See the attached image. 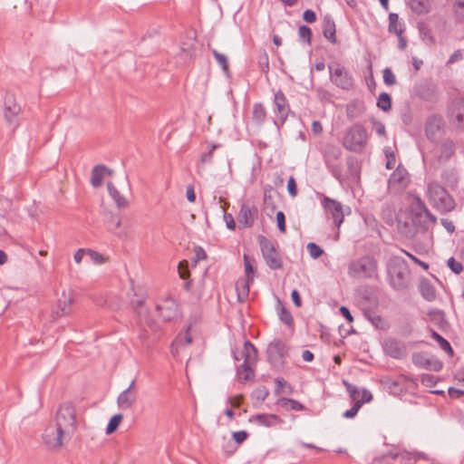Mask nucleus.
Masks as SVG:
<instances>
[{
	"label": "nucleus",
	"instance_id": "nucleus-20",
	"mask_svg": "<svg viewBox=\"0 0 464 464\" xmlns=\"http://www.w3.org/2000/svg\"><path fill=\"white\" fill-rule=\"evenodd\" d=\"M433 157L440 162L448 161L455 153V144L451 140H445L440 145L436 146L433 150Z\"/></svg>",
	"mask_w": 464,
	"mask_h": 464
},
{
	"label": "nucleus",
	"instance_id": "nucleus-51",
	"mask_svg": "<svg viewBox=\"0 0 464 464\" xmlns=\"http://www.w3.org/2000/svg\"><path fill=\"white\" fill-rule=\"evenodd\" d=\"M279 318L280 320L286 325L290 326L293 324L294 320L293 316L290 314V312L284 306H281L280 312H279Z\"/></svg>",
	"mask_w": 464,
	"mask_h": 464
},
{
	"label": "nucleus",
	"instance_id": "nucleus-31",
	"mask_svg": "<svg viewBox=\"0 0 464 464\" xmlns=\"http://www.w3.org/2000/svg\"><path fill=\"white\" fill-rule=\"evenodd\" d=\"M109 195L115 202L118 208H125L129 206L128 199L123 197L111 182L107 183Z\"/></svg>",
	"mask_w": 464,
	"mask_h": 464
},
{
	"label": "nucleus",
	"instance_id": "nucleus-23",
	"mask_svg": "<svg viewBox=\"0 0 464 464\" xmlns=\"http://www.w3.org/2000/svg\"><path fill=\"white\" fill-rule=\"evenodd\" d=\"M416 95L426 102H434L437 100L436 87L432 83H421L415 87Z\"/></svg>",
	"mask_w": 464,
	"mask_h": 464
},
{
	"label": "nucleus",
	"instance_id": "nucleus-8",
	"mask_svg": "<svg viewBox=\"0 0 464 464\" xmlns=\"http://www.w3.org/2000/svg\"><path fill=\"white\" fill-rule=\"evenodd\" d=\"M54 424L72 436L76 425V413L71 402H64L60 406Z\"/></svg>",
	"mask_w": 464,
	"mask_h": 464
},
{
	"label": "nucleus",
	"instance_id": "nucleus-9",
	"mask_svg": "<svg viewBox=\"0 0 464 464\" xmlns=\"http://www.w3.org/2000/svg\"><path fill=\"white\" fill-rule=\"evenodd\" d=\"M66 438L70 439L71 435L54 423L49 424L43 434L44 443L49 450L60 449Z\"/></svg>",
	"mask_w": 464,
	"mask_h": 464
},
{
	"label": "nucleus",
	"instance_id": "nucleus-6",
	"mask_svg": "<svg viewBox=\"0 0 464 464\" xmlns=\"http://www.w3.org/2000/svg\"><path fill=\"white\" fill-rule=\"evenodd\" d=\"M377 262L370 256H364L350 263L348 273L355 278H371L376 275Z\"/></svg>",
	"mask_w": 464,
	"mask_h": 464
},
{
	"label": "nucleus",
	"instance_id": "nucleus-52",
	"mask_svg": "<svg viewBox=\"0 0 464 464\" xmlns=\"http://www.w3.org/2000/svg\"><path fill=\"white\" fill-rule=\"evenodd\" d=\"M450 269L456 275H459L463 270V266L460 262L457 261L454 257H450L447 261Z\"/></svg>",
	"mask_w": 464,
	"mask_h": 464
},
{
	"label": "nucleus",
	"instance_id": "nucleus-21",
	"mask_svg": "<svg viewBox=\"0 0 464 464\" xmlns=\"http://www.w3.org/2000/svg\"><path fill=\"white\" fill-rule=\"evenodd\" d=\"M21 111V107L17 104L13 94L7 93L5 97L4 115L8 124L16 122V117Z\"/></svg>",
	"mask_w": 464,
	"mask_h": 464
},
{
	"label": "nucleus",
	"instance_id": "nucleus-15",
	"mask_svg": "<svg viewBox=\"0 0 464 464\" xmlns=\"http://www.w3.org/2000/svg\"><path fill=\"white\" fill-rule=\"evenodd\" d=\"M322 205L328 216L334 220L335 226L340 227L343 222V211L342 204L335 200L332 199L328 197H324L322 200Z\"/></svg>",
	"mask_w": 464,
	"mask_h": 464
},
{
	"label": "nucleus",
	"instance_id": "nucleus-12",
	"mask_svg": "<svg viewBox=\"0 0 464 464\" xmlns=\"http://www.w3.org/2000/svg\"><path fill=\"white\" fill-rule=\"evenodd\" d=\"M288 348L286 344L279 339L273 340L267 346L266 354L269 363L273 367L283 365V359L287 355Z\"/></svg>",
	"mask_w": 464,
	"mask_h": 464
},
{
	"label": "nucleus",
	"instance_id": "nucleus-49",
	"mask_svg": "<svg viewBox=\"0 0 464 464\" xmlns=\"http://www.w3.org/2000/svg\"><path fill=\"white\" fill-rule=\"evenodd\" d=\"M383 82L388 86H392L396 83V77L391 68L387 67L382 71Z\"/></svg>",
	"mask_w": 464,
	"mask_h": 464
},
{
	"label": "nucleus",
	"instance_id": "nucleus-5",
	"mask_svg": "<svg viewBox=\"0 0 464 464\" xmlns=\"http://www.w3.org/2000/svg\"><path fill=\"white\" fill-rule=\"evenodd\" d=\"M342 153L341 148L334 145L326 146L323 153L327 169L340 184H343L347 179V177L343 174V167L339 162Z\"/></svg>",
	"mask_w": 464,
	"mask_h": 464
},
{
	"label": "nucleus",
	"instance_id": "nucleus-43",
	"mask_svg": "<svg viewBox=\"0 0 464 464\" xmlns=\"http://www.w3.org/2000/svg\"><path fill=\"white\" fill-rule=\"evenodd\" d=\"M275 382L276 383V389L275 390L276 394H280L283 392H285L288 394L292 393L293 389H292L291 385H289L287 383V382L285 381V379L277 377L275 379Z\"/></svg>",
	"mask_w": 464,
	"mask_h": 464
},
{
	"label": "nucleus",
	"instance_id": "nucleus-57",
	"mask_svg": "<svg viewBox=\"0 0 464 464\" xmlns=\"http://www.w3.org/2000/svg\"><path fill=\"white\" fill-rule=\"evenodd\" d=\"M276 222H277V227L280 232L285 233L286 230L285 227V216L283 211H278L276 213Z\"/></svg>",
	"mask_w": 464,
	"mask_h": 464
},
{
	"label": "nucleus",
	"instance_id": "nucleus-44",
	"mask_svg": "<svg viewBox=\"0 0 464 464\" xmlns=\"http://www.w3.org/2000/svg\"><path fill=\"white\" fill-rule=\"evenodd\" d=\"M121 420H122V415L121 414H115V415H113L110 419L109 423L107 424L106 433L107 434H111L112 432H114L117 430V428L119 427Z\"/></svg>",
	"mask_w": 464,
	"mask_h": 464
},
{
	"label": "nucleus",
	"instance_id": "nucleus-39",
	"mask_svg": "<svg viewBox=\"0 0 464 464\" xmlns=\"http://www.w3.org/2000/svg\"><path fill=\"white\" fill-rule=\"evenodd\" d=\"M411 219L417 231H426L429 227V218L425 216L411 215Z\"/></svg>",
	"mask_w": 464,
	"mask_h": 464
},
{
	"label": "nucleus",
	"instance_id": "nucleus-47",
	"mask_svg": "<svg viewBox=\"0 0 464 464\" xmlns=\"http://www.w3.org/2000/svg\"><path fill=\"white\" fill-rule=\"evenodd\" d=\"M212 53L217 61V63L221 66L224 72L228 71V61L225 54L218 53L217 50L213 49Z\"/></svg>",
	"mask_w": 464,
	"mask_h": 464
},
{
	"label": "nucleus",
	"instance_id": "nucleus-34",
	"mask_svg": "<svg viewBox=\"0 0 464 464\" xmlns=\"http://www.w3.org/2000/svg\"><path fill=\"white\" fill-rule=\"evenodd\" d=\"M266 119V110L261 102H256L253 105L252 110V121L256 126H262Z\"/></svg>",
	"mask_w": 464,
	"mask_h": 464
},
{
	"label": "nucleus",
	"instance_id": "nucleus-59",
	"mask_svg": "<svg viewBox=\"0 0 464 464\" xmlns=\"http://www.w3.org/2000/svg\"><path fill=\"white\" fill-rule=\"evenodd\" d=\"M360 409H361L360 404L354 402L353 407L350 410L345 411L343 413V417L345 418V419H352V418L356 416V414L358 413Z\"/></svg>",
	"mask_w": 464,
	"mask_h": 464
},
{
	"label": "nucleus",
	"instance_id": "nucleus-50",
	"mask_svg": "<svg viewBox=\"0 0 464 464\" xmlns=\"http://www.w3.org/2000/svg\"><path fill=\"white\" fill-rule=\"evenodd\" d=\"M86 254L94 264L101 265L106 262V258L95 250L88 249Z\"/></svg>",
	"mask_w": 464,
	"mask_h": 464
},
{
	"label": "nucleus",
	"instance_id": "nucleus-36",
	"mask_svg": "<svg viewBox=\"0 0 464 464\" xmlns=\"http://www.w3.org/2000/svg\"><path fill=\"white\" fill-rule=\"evenodd\" d=\"M390 33H394L397 36H401L403 33L402 25L399 23V15L395 13L389 14V26Z\"/></svg>",
	"mask_w": 464,
	"mask_h": 464
},
{
	"label": "nucleus",
	"instance_id": "nucleus-38",
	"mask_svg": "<svg viewBox=\"0 0 464 464\" xmlns=\"http://www.w3.org/2000/svg\"><path fill=\"white\" fill-rule=\"evenodd\" d=\"M392 96L387 92H382L377 99V106L382 111L387 112L392 109Z\"/></svg>",
	"mask_w": 464,
	"mask_h": 464
},
{
	"label": "nucleus",
	"instance_id": "nucleus-24",
	"mask_svg": "<svg viewBox=\"0 0 464 464\" xmlns=\"http://www.w3.org/2000/svg\"><path fill=\"white\" fill-rule=\"evenodd\" d=\"M112 170L104 165L99 164L93 167L91 173V184L93 188H99L102 184L105 175H111Z\"/></svg>",
	"mask_w": 464,
	"mask_h": 464
},
{
	"label": "nucleus",
	"instance_id": "nucleus-60",
	"mask_svg": "<svg viewBox=\"0 0 464 464\" xmlns=\"http://www.w3.org/2000/svg\"><path fill=\"white\" fill-rule=\"evenodd\" d=\"M179 274L181 278L186 279L189 276L188 264L187 261H181L179 264Z\"/></svg>",
	"mask_w": 464,
	"mask_h": 464
},
{
	"label": "nucleus",
	"instance_id": "nucleus-27",
	"mask_svg": "<svg viewBox=\"0 0 464 464\" xmlns=\"http://www.w3.org/2000/svg\"><path fill=\"white\" fill-rule=\"evenodd\" d=\"M335 23L330 15H326L323 22L324 36L332 44L336 43Z\"/></svg>",
	"mask_w": 464,
	"mask_h": 464
},
{
	"label": "nucleus",
	"instance_id": "nucleus-45",
	"mask_svg": "<svg viewBox=\"0 0 464 464\" xmlns=\"http://www.w3.org/2000/svg\"><path fill=\"white\" fill-rule=\"evenodd\" d=\"M343 384L345 385L346 391L348 392L351 399L356 402L360 400L361 391L353 384L349 383L346 381H343Z\"/></svg>",
	"mask_w": 464,
	"mask_h": 464
},
{
	"label": "nucleus",
	"instance_id": "nucleus-40",
	"mask_svg": "<svg viewBox=\"0 0 464 464\" xmlns=\"http://www.w3.org/2000/svg\"><path fill=\"white\" fill-rule=\"evenodd\" d=\"M278 404L287 410H293V411H303L304 409V405L294 400L289 398H281L278 400Z\"/></svg>",
	"mask_w": 464,
	"mask_h": 464
},
{
	"label": "nucleus",
	"instance_id": "nucleus-29",
	"mask_svg": "<svg viewBox=\"0 0 464 464\" xmlns=\"http://www.w3.org/2000/svg\"><path fill=\"white\" fill-rule=\"evenodd\" d=\"M74 303V298L72 294L66 295L63 293L62 297L58 300L57 314L59 316L68 315L71 313V305Z\"/></svg>",
	"mask_w": 464,
	"mask_h": 464
},
{
	"label": "nucleus",
	"instance_id": "nucleus-61",
	"mask_svg": "<svg viewBox=\"0 0 464 464\" xmlns=\"http://www.w3.org/2000/svg\"><path fill=\"white\" fill-rule=\"evenodd\" d=\"M232 436L237 444H241L247 439L248 433L246 430H239L233 432Z\"/></svg>",
	"mask_w": 464,
	"mask_h": 464
},
{
	"label": "nucleus",
	"instance_id": "nucleus-28",
	"mask_svg": "<svg viewBox=\"0 0 464 464\" xmlns=\"http://www.w3.org/2000/svg\"><path fill=\"white\" fill-rule=\"evenodd\" d=\"M408 182V172L403 168H397L389 179L390 186L405 187Z\"/></svg>",
	"mask_w": 464,
	"mask_h": 464
},
{
	"label": "nucleus",
	"instance_id": "nucleus-10",
	"mask_svg": "<svg viewBox=\"0 0 464 464\" xmlns=\"http://www.w3.org/2000/svg\"><path fill=\"white\" fill-rule=\"evenodd\" d=\"M274 113L276 118L273 122L276 129L279 130L280 128L285 122L288 114L290 112V106L288 101L281 90H278L274 96Z\"/></svg>",
	"mask_w": 464,
	"mask_h": 464
},
{
	"label": "nucleus",
	"instance_id": "nucleus-33",
	"mask_svg": "<svg viewBox=\"0 0 464 464\" xmlns=\"http://www.w3.org/2000/svg\"><path fill=\"white\" fill-rule=\"evenodd\" d=\"M442 181L450 188H455L459 182L458 171L454 168L445 169L440 174Z\"/></svg>",
	"mask_w": 464,
	"mask_h": 464
},
{
	"label": "nucleus",
	"instance_id": "nucleus-41",
	"mask_svg": "<svg viewBox=\"0 0 464 464\" xmlns=\"http://www.w3.org/2000/svg\"><path fill=\"white\" fill-rule=\"evenodd\" d=\"M431 337L437 341L440 347L450 355H453V349L450 343L436 331L431 330Z\"/></svg>",
	"mask_w": 464,
	"mask_h": 464
},
{
	"label": "nucleus",
	"instance_id": "nucleus-25",
	"mask_svg": "<svg viewBox=\"0 0 464 464\" xmlns=\"http://www.w3.org/2000/svg\"><path fill=\"white\" fill-rule=\"evenodd\" d=\"M137 401V392L123 391L117 399L118 406L122 410L130 409Z\"/></svg>",
	"mask_w": 464,
	"mask_h": 464
},
{
	"label": "nucleus",
	"instance_id": "nucleus-7",
	"mask_svg": "<svg viewBox=\"0 0 464 464\" xmlns=\"http://www.w3.org/2000/svg\"><path fill=\"white\" fill-rule=\"evenodd\" d=\"M257 242L266 266L272 270L281 269L283 267V260L277 253L274 243L263 235L257 237Z\"/></svg>",
	"mask_w": 464,
	"mask_h": 464
},
{
	"label": "nucleus",
	"instance_id": "nucleus-35",
	"mask_svg": "<svg viewBox=\"0 0 464 464\" xmlns=\"http://www.w3.org/2000/svg\"><path fill=\"white\" fill-rule=\"evenodd\" d=\"M419 34L421 40L427 45H432L435 44V38L432 35L430 28L424 23H420L418 24Z\"/></svg>",
	"mask_w": 464,
	"mask_h": 464
},
{
	"label": "nucleus",
	"instance_id": "nucleus-11",
	"mask_svg": "<svg viewBox=\"0 0 464 464\" xmlns=\"http://www.w3.org/2000/svg\"><path fill=\"white\" fill-rule=\"evenodd\" d=\"M330 80L337 87L350 90L353 86V79L350 72L338 63L328 65Z\"/></svg>",
	"mask_w": 464,
	"mask_h": 464
},
{
	"label": "nucleus",
	"instance_id": "nucleus-22",
	"mask_svg": "<svg viewBox=\"0 0 464 464\" xmlns=\"http://www.w3.org/2000/svg\"><path fill=\"white\" fill-rule=\"evenodd\" d=\"M410 211L411 215H419V217L425 216L429 218L430 222L433 224L437 222V218L430 213L424 201L419 197L414 198V201L411 205Z\"/></svg>",
	"mask_w": 464,
	"mask_h": 464
},
{
	"label": "nucleus",
	"instance_id": "nucleus-4",
	"mask_svg": "<svg viewBox=\"0 0 464 464\" xmlns=\"http://www.w3.org/2000/svg\"><path fill=\"white\" fill-rule=\"evenodd\" d=\"M390 284L395 290H403L408 286L409 269L406 262L401 258L391 259L387 266Z\"/></svg>",
	"mask_w": 464,
	"mask_h": 464
},
{
	"label": "nucleus",
	"instance_id": "nucleus-18",
	"mask_svg": "<svg viewBox=\"0 0 464 464\" xmlns=\"http://www.w3.org/2000/svg\"><path fill=\"white\" fill-rule=\"evenodd\" d=\"M157 311L164 321L174 320L179 315V306L177 302L171 298H165L160 304H158Z\"/></svg>",
	"mask_w": 464,
	"mask_h": 464
},
{
	"label": "nucleus",
	"instance_id": "nucleus-63",
	"mask_svg": "<svg viewBox=\"0 0 464 464\" xmlns=\"http://www.w3.org/2000/svg\"><path fill=\"white\" fill-rule=\"evenodd\" d=\"M207 254L205 250L201 246H196L195 247V256L193 258V261L195 264H197L198 261L206 259Z\"/></svg>",
	"mask_w": 464,
	"mask_h": 464
},
{
	"label": "nucleus",
	"instance_id": "nucleus-14",
	"mask_svg": "<svg viewBox=\"0 0 464 464\" xmlns=\"http://www.w3.org/2000/svg\"><path fill=\"white\" fill-rule=\"evenodd\" d=\"M444 121L441 116L433 114L427 118L425 123V133L430 140H437L443 132Z\"/></svg>",
	"mask_w": 464,
	"mask_h": 464
},
{
	"label": "nucleus",
	"instance_id": "nucleus-54",
	"mask_svg": "<svg viewBox=\"0 0 464 464\" xmlns=\"http://www.w3.org/2000/svg\"><path fill=\"white\" fill-rule=\"evenodd\" d=\"M218 144H212L208 151L203 153L200 158L202 164L211 163L213 159L214 150L218 147Z\"/></svg>",
	"mask_w": 464,
	"mask_h": 464
},
{
	"label": "nucleus",
	"instance_id": "nucleus-37",
	"mask_svg": "<svg viewBox=\"0 0 464 464\" xmlns=\"http://www.w3.org/2000/svg\"><path fill=\"white\" fill-rule=\"evenodd\" d=\"M346 165L350 177L353 179H358L360 177V166L357 159L353 156H348L346 158Z\"/></svg>",
	"mask_w": 464,
	"mask_h": 464
},
{
	"label": "nucleus",
	"instance_id": "nucleus-55",
	"mask_svg": "<svg viewBox=\"0 0 464 464\" xmlns=\"http://www.w3.org/2000/svg\"><path fill=\"white\" fill-rule=\"evenodd\" d=\"M372 400V394L367 389L361 391L360 400L356 401L362 407L364 403L370 402Z\"/></svg>",
	"mask_w": 464,
	"mask_h": 464
},
{
	"label": "nucleus",
	"instance_id": "nucleus-58",
	"mask_svg": "<svg viewBox=\"0 0 464 464\" xmlns=\"http://www.w3.org/2000/svg\"><path fill=\"white\" fill-rule=\"evenodd\" d=\"M287 191L292 198H295L297 195V186L294 177H290L287 181Z\"/></svg>",
	"mask_w": 464,
	"mask_h": 464
},
{
	"label": "nucleus",
	"instance_id": "nucleus-2",
	"mask_svg": "<svg viewBox=\"0 0 464 464\" xmlns=\"http://www.w3.org/2000/svg\"><path fill=\"white\" fill-rule=\"evenodd\" d=\"M430 203L440 213H448L455 208V200L438 182H430L427 188Z\"/></svg>",
	"mask_w": 464,
	"mask_h": 464
},
{
	"label": "nucleus",
	"instance_id": "nucleus-26",
	"mask_svg": "<svg viewBox=\"0 0 464 464\" xmlns=\"http://www.w3.org/2000/svg\"><path fill=\"white\" fill-rule=\"evenodd\" d=\"M252 420L266 427H274L283 422L281 418L276 414H257L250 419V420Z\"/></svg>",
	"mask_w": 464,
	"mask_h": 464
},
{
	"label": "nucleus",
	"instance_id": "nucleus-48",
	"mask_svg": "<svg viewBox=\"0 0 464 464\" xmlns=\"http://www.w3.org/2000/svg\"><path fill=\"white\" fill-rule=\"evenodd\" d=\"M298 35L301 40L310 44L312 39V30L306 25H301L298 29Z\"/></svg>",
	"mask_w": 464,
	"mask_h": 464
},
{
	"label": "nucleus",
	"instance_id": "nucleus-62",
	"mask_svg": "<svg viewBox=\"0 0 464 464\" xmlns=\"http://www.w3.org/2000/svg\"><path fill=\"white\" fill-rule=\"evenodd\" d=\"M463 53L464 52L462 50H457L455 51L450 57L449 58L447 64H452L457 62H459L463 59Z\"/></svg>",
	"mask_w": 464,
	"mask_h": 464
},
{
	"label": "nucleus",
	"instance_id": "nucleus-53",
	"mask_svg": "<svg viewBox=\"0 0 464 464\" xmlns=\"http://www.w3.org/2000/svg\"><path fill=\"white\" fill-rule=\"evenodd\" d=\"M258 64L263 72H267L269 70V58L266 52L258 55Z\"/></svg>",
	"mask_w": 464,
	"mask_h": 464
},
{
	"label": "nucleus",
	"instance_id": "nucleus-46",
	"mask_svg": "<svg viewBox=\"0 0 464 464\" xmlns=\"http://www.w3.org/2000/svg\"><path fill=\"white\" fill-rule=\"evenodd\" d=\"M306 248L310 256L314 259L320 257L324 254V249L313 242L308 243Z\"/></svg>",
	"mask_w": 464,
	"mask_h": 464
},
{
	"label": "nucleus",
	"instance_id": "nucleus-1",
	"mask_svg": "<svg viewBox=\"0 0 464 464\" xmlns=\"http://www.w3.org/2000/svg\"><path fill=\"white\" fill-rule=\"evenodd\" d=\"M233 357L236 361L244 359L242 364L237 367V376L240 381L246 382L254 378L255 373L252 366L256 362L258 353L257 349L250 341H246L240 350L233 352Z\"/></svg>",
	"mask_w": 464,
	"mask_h": 464
},
{
	"label": "nucleus",
	"instance_id": "nucleus-64",
	"mask_svg": "<svg viewBox=\"0 0 464 464\" xmlns=\"http://www.w3.org/2000/svg\"><path fill=\"white\" fill-rule=\"evenodd\" d=\"M303 19L309 24L314 23L316 21V14L311 9H306L303 13Z\"/></svg>",
	"mask_w": 464,
	"mask_h": 464
},
{
	"label": "nucleus",
	"instance_id": "nucleus-56",
	"mask_svg": "<svg viewBox=\"0 0 464 464\" xmlns=\"http://www.w3.org/2000/svg\"><path fill=\"white\" fill-rule=\"evenodd\" d=\"M372 129L376 132V134L381 137L385 136V134H386L385 125L382 122L378 121L376 120H372Z\"/></svg>",
	"mask_w": 464,
	"mask_h": 464
},
{
	"label": "nucleus",
	"instance_id": "nucleus-13",
	"mask_svg": "<svg viewBox=\"0 0 464 464\" xmlns=\"http://www.w3.org/2000/svg\"><path fill=\"white\" fill-rule=\"evenodd\" d=\"M384 353L393 359L401 360L407 356L406 344L394 337H387L382 342Z\"/></svg>",
	"mask_w": 464,
	"mask_h": 464
},
{
	"label": "nucleus",
	"instance_id": "nucleus-42",
	"mask_svg": "<svg viewBox=\"0 0 464 464\" xmlns=\"http://www.w3.org/2000/svg\"><path fill=\"white\" fill-rule=\"evenodd\" d=\"M244 265H245V272L246 276V281L247 283H253L254 281V275H255V268L254 266L247 255H244ZM246 292L249 291L248 284L246 285Z\"/></svg>",
	"mask_w": 464,
	"mask_h": 464
},
{
	"label": "nucleus",
	"instance_id": "nucleus-19",
	"mask_svg": "<svg viewBox=\"0 0 464 464\" xmlns=\"http://www.w3.org/2000/svg\"><path fill=\"white\" fill-rule=\"evenodd\" d=\"M258 209L256 207H250L247 203H242L237 215L239 226L243 227H251L254 225L255 218L257 217Z\"/></svg>",
	"mask_w": 464,
	"mask_h": 464
},
{
	"label": "nucleus",
	"instance_id": "nucleus-32",
	"mask_svg": "<svg viewBox=\"0 0 464 464\" xmlns=\"http://www.w3.org/2000/svg\"><path fill=\"white\" fill-rule=\"evenodd\" d=\"M432 0H410L409 5L416 14H425L430 11Z\"/></svg>",
	"mask_w": 464,
	"mask_h": 464
},
{
	"label": "nucleus",
	"instance_id": "nucleus-16",
	"mask_svg": "<svg viewBox=\"0 0 464 464\" xmlns=\"http://www.w3.org/2000/svg\"><path fill=\"white\" fill-rule=\"evenodd\" d=\"M450 121L461 130H464V99H455L449 109Z\"/></svg>",
	"mask_w": 464,
	"mask_h": 464
},
{
	"label": "nucleus",
	"instance_id": "nucleus-17",
	"mask_svg": "<svg viewBox=\"0 0 464 464\" xmlns=\"http://www.w3.org/2000/svg\"><path fill=\"white\" fill-rule=\"evenodd\" d=\"M412 362L415 366L430 371L440 372L442 369V362L433 356H427L422 353H416L412 355Z\"/></svg>",
	"mask_w": 464,
	"mask_h": 464
},
{
	"label": "nucleus",
	"instance_id": "nucleus-30",
	"mask_svg": "<svg viewBox=\"0 0 464 464\" xmlns=\"http://www.w3.org/2000/svg\"><path fill=\"white\" fill-rule=\"evenodd\" d=\"M419 290L420 292L421 296L431 302L436 298V290L434 285L428 279H422L419 285Z\"/></svg>",
	"mask_w": 464,
	"mask_h": 464
},
{
	"label": "nucleus",
	"instance_id": "nucleus-3",
	"mask_svg": "<svg viewBox=\"0 0 464 464\" xmlns=\"http://www.w3.org/2000/svg\"><path fill=\"white\" fill-rule=\"evenodd\" d=\"M367 140L366 129L362 124L356 123L346 130L342 143L347 150L358 153L362 151Z\"/></svg>",
	"mask_w": 464,
	"mask_h": 464
}]
</instances>
